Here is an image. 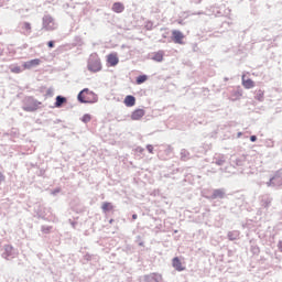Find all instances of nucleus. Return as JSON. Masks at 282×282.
<instances>
[{
    "instance_id": "nucleus-1",
    "label": "nucleus",
    "mask_w": 282,
    "mask_h": 282,
    "mask_svg": "<svg viewBox=\"0 0 282 282\" xmlns=\"http://www.w3.org/2000/svg\"><path fill=\"white\" fill-rule=\"evenodd\" d=\"M77 99L79 102L94 105V102H98V95L89 88H85L78 94Z\"/></svg>"
},
{
    "instance_id": "nucleus-2",
    "label": "nucleus",
    "mask_w": 282,
    "mask_h": 282,
    "mask_svg": "<svg viewBox=\"0 0 282 282\" xmlns=\"http://www.w3.org/2000/svg\"><path fill=\"white\" fill-rule=\"evenodd\" d=\"M87 67L90 72H93V74L102 70V63H100V57L98 54H93L89 56Z\"/></svg>"
},
{
    "instance_id": "nucleus-3",
    "label": "nucleus",
    "mask_w": 282,
    "mask_h": 282,
    "mask_svg": "<svg viewBox=\"0 0 282 282\" xmlns=\"http://www.w3.org/2000/svg\"><path fill=\"white\" fill-rule=\"evenodd\" d=\"M172 41L177 45H184V33L182 31L173 30L172 31Z\"/></svg>"
},
{
    "instance_id": "nucleus-4",
    "label": "nucleus",
    "mask_w": 282,
    "mask_h": 282,
    "mask_svg": "<svg viewBox=\"0 0 282 282\" xmlns=\"http://www.w3.org/2000/svg\"><path fill=\"white\" fill-rule=\"evenodd\" d=\"M43 28L47 31L56 30V24L54 23V18L46 15L43 18Z\"/></svg>"
},
{
    "instance_id": "nucleus-5",
    "label": "nucleus",
    "mask_w": 282,
    "mask_h": 282,
    "mask_svg": "<svg viewBox=\"0 0 282 282\" xmlns=\"http://www.w3.org/2000/svg\"><path fill=\"white\" fill-rule=\"evenodd\" d=\"M41 65V59L35 58L23 63V69H32Z\"/></svg>"
},
{
    "instance_id": "nucleus-6",
    "label": "nucleus",
    "mask_w": 282,
    "mask_h": 282,
    "mask_svg": "<svg viewBox=\"0 0 282 282\" xmlns=\"http://www.w3.org/2000/svg\"><path fill=\"white\" fill-rule=\"evenodd\" d=\"M147 111H144V109L139 108L135 109L134 111H132L131 113V120H142V118H144Z\"/></svg>"
},
{
    "instance_id": "nucleus-7",
    "label": "nucleus",
    "mask_w": 282,
    "mask_h": 282,
    "mask_svg": "<svg viewBox=\"0 0 282 282\" xmlns=\"http://www.w3.org/2000/svg\"><path fill=\"white\" fill-rule=\"evenodd\" d=\"M107 63L110 64L111 67H116L118 63H120V59L118 58V54L111 53L107 56Z\"/></svg>"
},
{
    "instance_id": "nucleus-8",
    "label": "nucleus",
    "mask_w": 282,
    "mask_h": 282,
    "mask_svg": "<svg viewBox=\"0 0 282 282\" xmlns=\"http://www.w3.org/2000/svg\"><path fill=\"white\" fill-rule=\"evenodd\" d=\"M241 80H242V87H245V89H252L254 87V80L250 78L246 79V75H242Z\"/></svg>"
},
{
    "instance_id": "nucleus-9",
    "label": "nucleus",
    "mask_w": 282,
    "mask_h": 282,
    "mask_svg": "<svg viewBox=\"0 0 282 282\" xmlns=\"http://www.w3.org/2000/svg\"><path fill=\"white\" fill-rule=\"evenodd\" d=\"M112 12H116L117 14H120L124 12V4L122 2H115L112 4Z\"/></svg>"
},
{
    "instance_id": "nucleus-10",
    "label": "nucleus",
    "mask_w": 282,
    "mask_h": 282,
    "mask_svg": "<svg viewBox=\"0 0 282 282\" xmlns=\"http://www.w3.org/2000/svg\"><path fill=\"white\" fill-rule=\"evenodd\" d=\"M173 268L177 271H184L185 267L183 265V263L181 262V260L178 258H174L172 261Z\"/></svg>"
},
{
    "instance_id": "nucleus-11",
    "label": "nucleus",
    "mask_w": 282,
    "mask_h": 282,
    "mask_svg": "<svg viewBox=\"0 0 282 282\" xmlns=\"http://www.w3.org/2000/svg\"><path fill=\"white\" fill-rule=\"evenodd\" d=\"M126 107H134L135 106V97L128 95L123 100Z\"/></svg>"
},
{
    "instance_id": "nucleus-12",
    "label": "nucleus",
    "mask_w": 282,
    "mask_h": 282,
    "mask_svg": "<svg viewBox=\"0 0 282 282\" xmlns=\"http://www.w3.org/2000/svg\"><path fill=\"white\" fill-rule=\"evenodd\" d=\"M152 61H156V63H162L164 61V51H159L153 54Z\"/></svg>"
},
{
    "instance_id": "nucleus-13",
    "label": "nucleus",
    "mask_w": 282,
    "mask_h": 282,
    "mask_svg": "<svg viewBox=\"0 0 282 282\" xmlns=\"http://www.w3.org/2000/svg\"><path fill=\"white\" fill-rule=\"evenodd\" d=\"M101 210H104V213H109V212L113 210V204H111L109 202L102 203Z\"/></svg>"
},
{
    "instance_id": "nucleus-14",
    "label": "nucleus",
    "mask_w": 282,
    "mask_h": 282,
    "mask_svg": "<svg viewBox=\"0 0 282 282\" xmlns=\"http://www.w3.org/2000/svg\"><path fill=\"white\" fill-rule=\"evenodd\" d=\"M65 102H67V98H65L63 96H57L56 101H55V107H57V108L63 107V105H65Z\"/></svg>"
},
{
    "instance_id": "nucleus-15",
    "label": "nucleus",
    "mask_w": 282,
    "mask_h": 282,
    "mask_svg": "<svg viewBox=\"0 0 282 282\" xmlns=\"http://www.w3.org/2000/svg\"><path fill=\"white\" fill-rule=\"evenodd\" d=\"M162 280V276L151 274L145 278V282H160Z\"/></svg>"
},
{
    "instance_id": "nucleus-16",
    "label": "nucleus",
    "mask_w": 282,
    "mask_h": 282,
    "mask_svg": "<svg viewBox=\"0 0 282 282\" xmlns=\"http://www.w3.org/2000/svg\"><path fill=\"white\" fill-rule=\"evenodd\" d=\"M147 80H149V76L140 75L137 77V85H142V83H147Z\"/></svg>"
},
{
    "instance_id": "nucleus-17",
    "label": "nucleus",
    "mask_w": 282,
    "mask_h": 282,
    "mask_svg": "<svg viewBox=\"0 0 282 282\" xmlns=\"http://www.w3.org/2000/svg\"><path fill=\"white\" fill-rule=\"evenodd\" d=\"M226 193L224 192V189H215L214 191V197H219L220 199H223V197H225Z\"/></svg>"
},
{
    "instance_id": "nucleus-18",
    "label": "nucleus",
    "mask_w": 282,
    "mask_h": 282,
    "mask_svg": "<svg viewBox=\"0 0 282 282\" xmlns=\"http://www.w3.org/2000/svg\"><path fill=\"white\" fill-rule=\"evenodd\" d=\"M10 69L12 74H21V72H23V69H21V66L18 65L11 66Z\"/></svg>"
},
{
    "instance_id": "nucleus-19",
    "label": "nucleus",
    "mask_w": 282,
    "mask_h": 282,
    "mask_svg": "<svg viewBox=\"0 0 282 282\" xmlns=\"http://www.w3.org/2000/svg\"><path fill=\"white\" fill-rule=\"evenodd\" d=\"M239 237V231H232V232H229L228 234V238L231 240V241H235V239H237Z\"/></svg>"
},
{
    "instance_id": "nucleus-20",
    "label": "nucleus",
    "mask_w": 282,
    "mask_h": 282,
    "mask_svg": "<svg viewBox=\"0 0 282 282\" xmlns=\"http://www.w3.org/2000/svg\"><path fill=\"white\" fill-rule=\"evenodd\" d=\"M23 30H26V32H30L32 30V24H30L29 22H24Z\"/></svg>"
},
{
    "instance_id": "nucleus-21",
    "label": "nucleus",
    "mask_w": 282,
    "mask_h": 282,
    "mask_svg": "<svg viewBox=\"0 0 282 282\" xmlns=\"http://www.w3.org/2000/svg\"><path fill=\"white\" fill-rule=\"evenodd\" d=\"M82 120H83L84 122H90V121H91V115H84L83 118H82Z\"/></svg>"
},
{
    "instance_id": "nucleus-22",
    "label": "nucleus",
    "mask_w": 282,
    "mask_h": 282,
    "mask_svg": "<svg viewBox=\"0 0 282 282\" xmlns=\"http://www.w3.org/2000/svg\"><path fill=\"white\" fill-rule=\"evenodd\" d=\"M258 100H263V91L258 90Z\"/></svg>"
},
{
    "instance_id": "nucleus-23",
    "label": "nucleus",
    "mask_w": 282,
    "mask_h": 282,
    "mask_svg": "<svg viewBox=\"0 0 282 282\" xmlns=\"http://www.w3.org/2000/svg\"><path fill=\"white\" fill-rule=\"evenodd\" d=\"M147 150L149 151V153H153V147L151 144L147 145Z\"/></svg>"
},
{
    "instance_id": "nucleus-24",
    "label": "nucleus",
    "mask_w": 282,
    "mask_h": 282,
    "mask_svg": "<svg viewBox=\"0 0 282 282\" xmlns=\"http://www.w3.org/2000/svg\"><path fill=\"white\" fill-rule=\"evenodd\" d=\"M4 180H6V176H3V174L0 172V184H1L2 182H4Z\"/></svg>"
},
{
    "instance_id": "nucleus-25",
    "label": "nucleus",
    "mask_w": 282,
    "mask_h": 282,
    "mask_svg": "<svg viewBox=\"0 0 282 282\" xmlns=\"http://www.w3.org/2000/svg\"><path fill=\"white\" fill-rule=\"evenodd\" d=\"M250 140H251L252 142H257V135H251V137H250Z\"/></svg>"
},
{
    "instance_id": "nucleus-26",
    "label": "nucleus",
    "mask_w": 282,
    "mask_h": 282,
    "mask_svg": "<svg viewBox=\"0 0 282 282\" xmlns=\"http://www.w3.org/2000/svg\"><path fill=\"white\" fill-rule=\"evenodd\" d=\"M47 45H48V47H54V42L50 41V42L47 43Z\"/></svg>"
},
{
    "instance_id": "nucleus-27",
    "label": "nucleus",
    "mask_w": 282,
    "mask_h": 282,
    "mask_svg": "<svg viewBox=\"0 0 282 282\" xmlns=\"http://www.w3.org/2000/svg\"><path fill=\"white\" fill-rule=\"evenodd\" d=\"M132 219H138V214H133Z\"/></svg>"
},
{
    "instance_id": "nucleus-28",
    "label": "nucleus",
    "mask_w": 282,
    "mask_h": 282,
    "mask_svg": "<svg viewBox=\"0 0 282 282\" xmlns=\"http://www.w3.org/2000/svg\"><path fill=\"white\" fill-rule=\"evenodd\" d=\"M241 135H243V133H241V132H238V138H241Z\"/></svg>"
},
{
    "instance_id": "nucleus-29",
    "label": "nucleus",
    "mask_w": 282,
    "mask_h": 282,
    "mask_svg": "<svg viewBox=\"0 0 282 282\" xmlns=\"http://www.w3.org/2000/svg\"><path fill=\"white\" fill-rule=\"evenodd\" d=\"M217 164H221V162H217Z\"/></svg>"
}]
</instances>
